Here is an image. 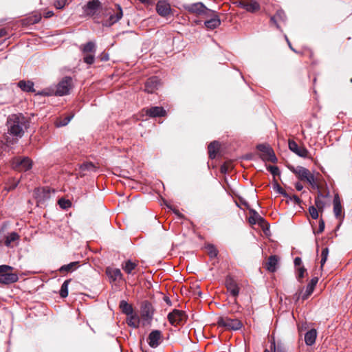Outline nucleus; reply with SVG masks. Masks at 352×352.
<instances>
[{"mask_svg":"<svg viewBox=\"0 0 352 352\" xmlns=\"http://www.w3.org/2000/svg\"><path fill=\"white\" fill-rule=\"evenodd\" d=\"M8 133L3 135L0 138V148L3 151H9L13 148L18 142L19 138L21 137L22 126L19 118L13 120L8 119Z\"/></svg>","mask_w":352,"mask_h":352,"instance_id":"f257e3e1","label":"nucleus"},{"mask_svg":"<svg viewBox=\"0 0 352 352\" xmlns=\"http://www.w3.org/2000/svg\"><path fill=\"white\" fill-rule=\"evenodd\" d=\"M288 168L300 180L306 181L314 189H318L319 186L315 181L314 175L307 168L301 166H289Z\"/></svg>","mask_w":352,"mask_h":352,"instance_id":"f03ea898","label":"nucleus"},{"mask_svg":"<svg viewBox=\"0 0 352 352\" xmlns=\"http://www.w3.org/2000/svg\"><path fill=\"white\" fill-rule=\"evenodd\" d=\"M80 50L84 54L83 61L88 65L93 64L95 60V54L96 51V43L93 41H89L85 44L81 45Z\"/></svg>","mask_w":352,"mask_h":352,"instance_id":"7ed1b4c3","label":"nucleus"},{"mask_svg":"<svg viewBox=\"0 0 352 352\" xmlns=\"http://www.w3.org/2000/svg\"><path fill=\"white\" fill-rule=\"evenodd\" d=\"M184 8L190 13L197 15L209 16L210 13H214V11L208 8L203 3L197 2L192 4L185 5Z\"/></svg>","mask_w":352,"mask_h":352,"instance_id":"20e7f679","label":"nucleus"},{"mask_svg":"<svg viewBox=\"0 0 352 352\" xmlns=\"http://www.w3.org/2000/svg\"><path fill=\"white\" fill-rule=\"evenodd\" d=\"M73 87V80L70 76H65L56 85V96H63L69 94Z\"/></svg>","mask_w":352,"mask_h":352,"instance_id":"39448f33","label":"nucleus"},{"mask_svg":"<svg viewBox=\"0 0 352 352\" xmlns=\"http://www.w3.org/2000/svg\"><path fill=\"white\" fill-rule=\"evenodd\" d=\"M167 318L172 325L177 327L184 324L188 316L185 311L175 309L168 314Z\"/></svg>","mask_w":352,"mask_h":352,"instance_id":"423d86ee","label":"nucleus"},{"mask_svg":"<svg viewBox=\"0 0 352 352\" xmlns=\"http://www.w3.org/2000/svg\"><path fill=\"white\" fill-rule=\"evenodd\" d=\"M32 160L28 157H23V181L25 179L34 184L36 179L35 173L32 170Z\"/></svg>","mask_w":352,"mask_h":352,"instance_id":"0eeeda50","label":"nucleus"},{"mask_svg":"<svg viewBox=\"0 0 352 352\" xmlns=\"http://www.w3.org/2000/svg\"><path fill=\"white\" fill-rule=\"evenodd\" d=\"M257 149L263 153L262 159L265 161H269L273 163L277 162V158L273 149L266 144H258L256 146Z\"/></svg>","mask_w":352,"mask_h":352,"instance_id":"6e6552de","label":"nucleus"},{"mask_svg":"<svg viewBox=\"0 0 352 352\" xmlns=\"http://www.w3.org/2000/svg\"><path fill=\"white\" fill-rule=\"evenodd\" d=\"M33 195L38 204H43L50 199L51 190L48 187L35 188Z\"/></svg>","mask_w":352,"mask_h":352,"instance_id":"1a4fd4ad","label":"nucleus"},{"mask_svg":"<svg viewBox=\"0 0 352 352\" xmlns=\"http://www.w3.org/2000/svg\"><path fill=\"white\" fill-rule=\"evenodd\" d=\"M218 324L228 329L238 330L242 327L241 322L238 319H232L230 318H220L217 322Z\"/></svg>","mask_w":352,"mask_h":352,"instance_id":"9d476101","label":"nucleus"},{"mask_svg":"<svg viewBox=\"0 0 352 352\" xmlns=\"http://www.w3.org/2000/svg\"><path fill=\"white\" fill-rule=\"evenodd\" d=\"M102 8V3L99 0H91L83 7V12L87 16H93Z\"/></svg>","mask_w":352,"mask_h":352,"instance_id":"9b49d317","label":"nucleus"},{"mask_svg":"<svg viewBox=\"0 0 352 352\" xmlns=\"http://www.w3.org/2000/svg\"><path fill=\"white\" fill-rule=\"evenodd\" d=\"M154 309L152 304L146 300L143 302L141 306V317L143 320L150 323L153 319Z\"/></svg>","mask_w":352,"mask_h":352,"instance_id":"f8f14e48","label":"nucleus"},{"mask_svg":"<svg viewBox=\"0 0 352 352\" xmlns=\"http://www.w3.org/2000/svg\"><path fill=\"white\" fill-rule=\"evenodd\" d=\"M163 336L160 330H153L148 336L147 342L151 348H157L162 342Z\"/></svg>","mask_w":352,"mask_h":352,"instance_id":"ddd939ff","label":"nucleus"},{"mask_svg":"<svg viewBox=\"0 0 352 352\" xmlns=\"http://www.w3.org/2000/svg\"><path fill=\"white\" fill-rule=\"evenodd\" d=\"M333 213L337 219L340 221V223L338 226V228L340 226L344 218V215L342 214V208L340 202V199L339 195L338 194L335 195L333 200Z\"/></svg>","mask_w":352,"mask_h":352,"instance_id":"4468645a","label":"nucleus"},{"mask_svg":"<svg viewBox=\"0 0 352 352\" xmlns=\"http://www.w3.org/2000/svg\"><path fill=\"white\" fill-rule=\"evenodd\" d=\"M225 285L228 292L234 298L239 296L240 288L236 280L231 276H227L225 280Z\"/></svg>","mask_w":352,"mask_h":352,"instance_id":"2eb2a0df","label":"nucleus"},{"mask_svg":"<svg viewBox=\"0 0 352 352\" xmlns=\"http://www.w3.org/2000/svg\"><path fill=\"white\" fill-rule=\"evenodd\" d=\"M288 144L290 151H292L299 157L303 158L309 157V151L305 147L299 146L294 140H289Z\"/></svg>","mask_w":352,"mask_h":352,"instance_id":"dca6fc26","label":"nucleus"},{"mask_svg":"<svg viewBox=\"0 0 352 352\" xmlns=\"http://www.w3.org/2000/svg\"><path fill=\"white\" fill-rule=\"evenodd\" d=\"M264 352H287V349L284 343L281 341H276L274 337L270 340L269 349H265Z\"/></svg>","mask_w":352,"mask_h":352,"instance_id":"f3484780","label":"nucleus"},{"mask_svg":"<svg viewBox=\"0 0 352 352\" xmlns=\"http://www.w3.org/2000/svg\"><path fill=\"white\" fill-rule=\"evenodd\" d=\"M160 85V81L157 76H152L145 82L144 90L148 94H153Z\"/></svg>","mask_w":352,"mask_h":352,"instance_id":"a211bd4d","label":"nucleus"},{"mask_svg":"<svg viewBox=\"0 0 352 352\" xmlns=\"http://www.w3.org/2000/svg\"><path fill=\"white\" fill-rule=\"evenodd\" d=\"M145 113L150 118H157L165 116L166 111L162 107L155 106L145 109Z\"/></svg>","mask_w":352,"mask_h":352,"instance_id":"6ab92c4d","label":"nucleus"},{"mask_svg":"<svg viewBox=\"0 0 352 352\" xmlns=\"http://www.w3.org/2000/svg\"><path fill=\"white\" fill-rule=\"evenodd\" d=\"M106 274L108 276L110 282H115L118 280H122L123 275L118 268H113L108 267L106 268Z\"/></svg>","mask_w":352,"mask_h":352,"instance_id":"aec40b11","label":"nucleus"},{"mask_svg":"<svg viewBox=\"0 0 352 352\" xmlns=\"http://www.w3.org/2000/svg\"><path fill=\"white\" fill-rule=\"evenodd\" d=\"M111 9L114 12V14H112L109 16V21L110 25L114 24L119 21L123 16L122 9L120 5L116 3L114 5V8Z\"/></svg>","mask_w":352,"mask_h":352,"instance_id":"412c9836","label":"nucleus"},{"mask_svg":"<svg viewBox=\"0 0 352 352\" xmlns=\"http://www.w3.org/2000/svg\"><path fill=\"white\" fill-rule=\"evenodd\" d=\"M239 6L249 12L254 13L260 9L259 3L255 0L243 1L239 3Z\"/></svg>","mask_w":352,"mask_h":352,"instance_id":"4be33fe9","label":"nucleus"},{"mask_svg":"<svg viewBox=\"0 0 352 352\" xmlns=\"http://www.w3.org/2000/svg\"><path fill=\"white\" fill-rule=\"evenodd\" d=\"M157 12L162 16H166L170 14V6L166 1H159L156 5Z\"/></svg>","mask_w":352,"mask_h":352,"instance_id":"5701e85b","label":"nucleus"},{"mask_svg":"<svg viewBox=\"0 0 352 352\" xmlns=\"http://www.w3.org/2000/svg\"><path fill=\"white\" fill-rule=\"evenodd\" d=\"M209 16H212V18L204 22L205 26L210 30L218 28L221 25V20L217 13H210Z\"/></svg>","mask_w":352,"mask_h":352,"instance_id":"b1692460","label":"nucleus"},{"mask_svg":"<svg viewBox=\"0 0 352 352\" xmlns=\"http://www.w3.org/2000/svg\"><path fill=\"white\" fill-rule=\"evenodd\" d=\"M17 280L18 276L15 273L8 272L0 274V283L2 284L8 285L16 282Z\"/></svg>","mask_w":352,"mask_h":352,"instance_id":"393cba45","label":"nucleus"},{"mask_svg":"<svg viewBox=\"0 0 352 352\" xmlns=\"http://www.w3.org/2000/svg\"><path fill=\"white\" fill-rule=\"evenodd\" d=\"M251 216L249 218V222L252 224H258L263 226L266 223L265 220L254 209H249Z\"/></svg>","mask_w":352,"mask_h":352,"instance_id":"a878e982","label":"nucleus"},{"mask_svg":"<svg viewBox=\"0 0 352 352\" xmlns=\"http://www.w3.org/2000/svg\"><path fill=\"white\" fill-rule=\"evenodd\" d=\"M318 282V277H313L310 282L307 284L306 287L305 292L302 294V300H306L309 298V296L313 293L316 285Z\"/></svg>","mask_w":352,"mask_h":352,"instance_id":"bb28decb","label":"nucleus"},{"mask_svg":"<svg viewBox=\"0 0 352 352\" xmlns=\"http://www.w3.org/2000/svg\"><path fill=\"white\" fill-rule=\"evenodd\" d=\"M279 258L276 255H272L268 258L266 263V269L270 272H274L277 270Z\"/></svg>","mask_w":352,"mask_h":352,"instance_id":"cd10ccee","label":"nucleus"},{"mask_svg":"<svg viewBox=\"0 0 352 352\" xmlns=\"http://www.w3.org/2000/svg\"><path fill=\"white\" fill-rule=\"evenodd\" d=\"M317 331L315 329L308 331L305 335V342L307 345L312 346L316 340Z\"/></svg>","mask_w":352,"mask_h":352,"instance_id":"c85d7f7f","label":"nucleus"},{"mask_svg":"<svg viewBox=\"0 0 352 352\" xmlns=\"http://www.w3.org/2000/svg\"><path fill=\"white\" fill-rule=\"evenodd\" d=\"M127 324L133 329L138 328L140 326V318L138 315L133 312L131 315H127Z\"/></svg>","mask_w":352,"mask_h":352,"instance_id":"c756f323","label":"nucleus"},{"mask_svg":"<svg viewBox=\"0 0 352 352\" xmlns=\"http://www.w3.org/2000/svg\"><path fill=\"white\" fill-rule=\"evenodd\" d=\"M137 266L138 264L131 260H127L122 264L123 270L128 274H131L132 271L134 270Z\"/></svg>","mask_w":352,"mask_h":352,"instance_id":"7c9ffc66","label":"nucleus"},{"mask_svg":"<svg viewBox=\"0 0 352 352\" xmlns=\"http://www.w3.org/2000/svg\"><path fill=\"white\" fill-rule=\"evenodd\" d=\"M120 308L122 310V312L124 314L131 315L133 312V309L131 305L128 303L126 300H122L120 302Z\"/></svg>","mask_w":352,"mask_h":352,"instance_id":"2f4dec72","label":"nucleus"},{"mask_svg":"<svg viewBox=\"0 0 352 352\" xmlns=\"http://www.w3.org/2000/svg\"><path fill=\"white\" fill-rule=\"evenodd\" d=\"M78 267V262H77V261L71 262L69 264L64 265L61 266L59 268V272L60 273L71 272H73L74 270H76Z\"/></svg>","mask_w":352,"mask_h":352,"instance_id":"473e14b6","label":"nucleus"},{"mask_svg":"<svg viewBox=\"0 0 352 352\" xmlns=\"http://www.w3.org/2000/svg\"><path fill=\"white\" fill-rule=\"evenodd\" d=\"M219 143L217 141H213L210 143L208 146L209 157L210 159H214L216 157V153Z\"/></svg>","mask_w":352,"mask_h":352,"instance_id":"72a5a7b5","label":"nucleus"},{"mask_svg":"<svg viewBox=\"0 0 352 352\" xmlns=\"http://www.w3.org/2000/svg\"><path fill=\"white\" fill-rule=\"evenodd\" d=\"M322 197H323V195L318 188V196L315 199V205L316 206V208L317 209H318V210H322V211L323 210L324 206H325L324 201L322 199Z\"/></svg>","mask_w":352,"mask_h":352,"instance_id":"f704fd0d","label":"nucleus"},{"mask_svg":"<svg viewBox=\"0 0 352 352\" xmlns=\"http://www.w3.org/2000/svg\"><path fill=\"white\" fill-rule=\"evenodd\" d=\"M97 167L92 162H85L80 166V170L81 172L91 171L96 172Z\"/></svg>","mask_w":352,"mask_h":352,"instance_id":"c9c22d12","label":"nucleus"},{"mask_svg":"<svg viewBox=\"0 0 352 352\" xmlns=\"http://www.w3.org/2000/svg\"><path fill=\"white\" fill-rule=\"evenodd\" d=\"M74 114L71 113L63 118H60L56 121V125L58 127L65 126L68 124V123L71 121V120L74 118Z\"/></svg>","mask_w":352,"mask_h":352,"instance_id":"e433bc0d","label":"nucleus"},{"mask_svg":"<svg viewBox=\"0 0 352 352\" xmlns=\"http://www.w3.org/2000/svg\"><path fill=\"white\" fill-rule=\"evenodd\" d=\"M19 238V235L15 232H12L10 233L6 238L5 245L8 247L10 246L12 242H14L18 240Z\"/></svg>","mask_w":352,"mask_h":352,"instance_id":"4c0bfd02","label":"nucleus"},{"mask_svg":"<svg viewBox=\"0 0 352 352\" xmlns=\"http://www.w3.org/2000/svg\"><path fill=\"white\" fill-rule=\"evenodd\" d=\"M70 280V279L65 280L61 285L59 294L62 298H66L68 296V285Z\"/></svg>","mask_w":352,"mask_h":352,"instance_id":"58836bf2","label":"nucleus"},{"mask_svg":"<svg viewBox=\"0 0 352 352\" xmlns=\"http://www.w3.org/2000/svg\"><path fill=\"white\" fill-rule=\"evenodd\" d=\"M208 254L211 258H215L218 255V250L212 244H208L206 247Z\"/></svg>","mask_w":352,"mask_h":352,"instance_id":"ea45409f","label":"nucleus"},{"mask_svg":"<svg viewBox=\"0 0 352 352\" xmlns=\"http://www.w3.org/2000/svg\"><path fill=\"white\" fill-rule=\"evenodd\" d=\"M34 82L30 80H28V81L23 80V91L36 92V90L34 88Z\"/></svg>","mask_w":352,"mask_h":352,"instance_id":"a19ab883","label":"nucleus"},{"mask_svg":"<svg viewBox=\"0 0 352 352\" xmlns=\"http://www.w3.org/2000/svg\"><path fill=\"white\" fill-rule=\"evenodd\" d=\"M41 19V16H34L33 18H31V17L23 18V25H28V24L37 23L38 22H39Z\"/></svg>","mask_w":352,"mask_h":352,"instance_id":"79ce46f5","label":"nucleus"},{"mask_svg":"<svg viewBox=\"0 0 352 352\" xmlns=\"http://www.w3.org/2000/svg\"><path fill=\"white\" fill-rule=\"evenodd\" d=\"M328 254H329V248L327 247L322 248V252H321V261H320L321 267H322L323 265H324V263H326V261L327 260Z\"/></svg>","mask_w":352,"mask_h":352,"instance_id":"37998d69","label":"nucleus"},{"mask_svg":"<svg viewBox=\"0 0 352 352\" xmlns=\"http://www.w3.org/2000/svg\"><path fill=\"white\" fill-rule=\"evenodd\" d=\"M59 206L63 209H67L72 206V203L69 200L61 198L58 201Z\"/></svg>","mask_w":352,"mask_h":352,"instance_id":"c03bdc74","label":"nucleus"},{"mask_svg":"<svg viewBox=\"0 0 352 352\" xmlns=\"http://www.w3.org/2000/svg\"><path fill=\"white\" fill-rule=\"evenodd\" d=\"M273 188L277 192L281 194L284 197H289V194H287L276 182L273 184Z\"/></svg>","mask_w":352,"mask_h":352,"instance_id":"a18cd8bd","label":"nucleus"},{"mask_svg":"<svg viewBox=\"0 0 352 352\" xmlns=\"http://www.w3.org/2000/svg\"><path fill=\"white\" fill-rule=\"evenodd\" d=\"M22 166V157H19L14 160H13L12 162V167L16 170H20Z\"/></svg>","mask_w":352,"mask_h":352,"instance_id":"49530a36","label":"nucleus"},{"mask_svg":"<svg viewBox=\"0 0 352 352\" xmlns=\"http://www.w3.org/2000/svg\"><path fill=\"white\" fill-rule=\"evenodd\" d=\"M318 209H317L315 206H311L309 207V212L314 219H317L318 218Z\"/></svg>","mask_w":352,"mask_h":352,"instance_id":"de8ad7c7","label":"nucleus"},{"mask_svg":"<svg viewBox=\"0 0 352 352\" xmlns=\"http://www.w3.org/2000/svg\"><path fill=\"white\" fill-rule=\"evenodd\" d=\"M287 199V202L289 201L293 202L294 204H300L301 203V199L297 196V195H289L287 197H285Z\"/></svg>","mask_w":352,"mask_h":352,"instance_id":"09e8293b","label":"nucleus"},{"mask_svg":"<svg viewBox=\"0 0 352 352\" xmlns=\"http://www.w3.org/2000/svg\"><path fill=\"white\" fill-rule=\"evenodd\" d=\"M67 0H56L54 3V6L57 9H62L65 7Z\"/></svg>","mask_w":352,"mask_h":352,"instance_id":"8fccbe9b","label":"nucleus"},{"mask_svg":"<svg viewBox=\"0 0 352 352\" xmlns=\"http://www.w3.org/2000/svg\"><path fill=\"white\" fill-rule=\"evenodd\" d=\"M275 16L277 18V19L282 21H285V20L286 19V16H285L284 11L281 10H278L276 12Z\"/></svg>","mask_w":352,"mask_h":352,"instance_id":"3c124183","label":"nucleus"},{"mask_svg":"<svg viewBox=\"0 0 352 352\" xmlns=\"http://www.w3.org/2000/svg\"><path fill=\"white\" fill-rule=\"evenodd\" d=\"M298 273L297 275V279L298 281H301V279L304 277V274L306 272V269L304 267H300L298 270Z\"/></svg>","mask_w":352,"mask_h":352,"instance_id":"603ef678","label":"nucleus"},{"mask_svg":"<svg viewBox=\"0 0 352 352\" xmlns=\"http://www.w3.org/2000/svg\"><path fill=\"white\" fill-rule=\"evenodd\" d=\"M267 169L270 171L273 176L280 174L279 169L277 166H270Z\"/></svg>","mask_w":352,"mask_h":352,"instance_id":"864d4df0","label":"nucleus"},{"mask_svg":"<svg viewBox=\"0 0 352 352\" xmlns=\"http://www.w3.org/2000/svg\"><path fill=\"white\" fill-rule=\"evenodd\" d=\"M324 227H325L324 221L321 218L319 220L318 230L316 233L318 234L322 233L324 230Z\"/></svg>","mask_w":352,"mask_h":352,"instance_id":"5fc2aeb1","label":"nucleus"},{"mask_svg":"<svg viewBox=\"0 0 352 352\" xmlns=\"http://www.w3.org/2000/svg\"><path fill=\"white\" fill-rule=\"evenodd\" d=\"M10 270H12V267L7 265H0V274L6 273Z\"/></svg>","mask_w":352,"mask_h":352,"instance_id":"6e6d98bb","label":"nucleus"},{"mask_svg":"<svg viewBox=\"0 0 352 352\" xmlns=\"http://www.w3.org/2000/svg\"><path fill=\"white\" fill-rule=\"evenodd\" d=\"M36 96H51L53 94V91H50L47 90H42L41 91H38L35 94Z\"/></svg>","mask_w":352,"mask_h":352,"instance_id":"4d7b16f0","label":"nucleus"},{"mask_svg":"<svg viewBox=\"0 0 352 352\" xmlns=\"http://www.w3.org/2000/svg\"><path fill=\"white\" fill-rule=\"evenodd\" d=\"M270 21L272 23H273L278 29L280 28V26H279V25L278 24V22H277V18L276 17L275 15L270 18Z\"/></svg>","mask_w":352,"mask_h":352,"instance_id":"13d9d810","label":"nucleus"},{"mask_svg":"<svg viewBox=\"0 0 352 352\" xmlns=\"http://www.w3.org/2000/svg\"><path fill=\"white\" fill-rule=\"evenodd\" d=\"M294 263L295 266H300L302 264V259L300 257H296Z\"/></svg>","mask_w":352,"mask_h":352,"instance_id":"bf43d9fd","label":"nucleus"},{"mask_svg":"<svg viewBox=\"0 0 352 352\" xmlns=\"http://www.w3.org/2000/svg\"><path fill=\"white\" fill-rule=\"evenodd\" d=\"M295 187L298 191H300L303 188V186L300 182H296L295 184Z\"/></svg>","mask_w":352,"mask_h":352,"instance_id":"052dcab7","label":"nucleus"},{"mask_svg":"<svg viewBox=\"0 0 352 352\" xmlns=\"http://www.w3.org/2000/svg\"><path fill=\"white\" fill-rule=\"evenodd\" d=\"M164 300L166 302V303L168 305L170 306V305H172L171 300H170V299L169 298V297H168V296H164Z\"/></svg>","mask_w":352,"mask_h":352,"instance_id":"680f3d73","label":"nucleus"},{"mask_svg":"<svg viewBox=\"0 0 352 352\" xmlns=\"http://www.w3.org/2000/svg\"><path fill=\"white\" fill-rule=\"evenodd\" d=\"M54 15V13L52 11H48L45 12V18H50Z\"/></svg>","mask_w":352,"mask_h":352,"instance_id":"e2e57ef3","label":"nucleus"},{"mask_svg":"<svg viewBox=\"0 0 352 352\" xmlns=\"http://www.w3.org/2000/svg\"><path fill=\"white\" fill-rule=\"evenodd\" d=\"M6 35V30L4 29H1L0 30V36L3 37V36H5Z\"/></svg>","mask_w":352,"mask_h":352,"instance_id":"0e129e2a","label":"nucleus"},{"mask_svg":"<svg viewBox=\"0 0 352 352\" xmlns=\"http://www.w3.org/2000/svg\"><path fill=\"white\" fill-rule=\"evenodd\" d=\"M285 38H286V41H287V42L288 45H289V46L290 49H291L292 50H293V51H294V52H295V50L293 48V47H292V45H291V43H290V42H289V41L288 40V38H287V36H285Z\"/></svg>","mask_w":352,"mask_h":352,"instance_id":"69168bd1","label":"nucleus"},{"mask_svg":"<svg viewBox=\"0 0 352 352\" xmlns=\"http://www.w3.org/2000/svg\"><path fill=\"white\" fill-rule=\"evenodd\" d=\"M285 38H286V41H287V42L288 45H289V46L290 49H291L292 50H293V51H294V52H295V50L293 48V47H292V45H291V43H290V42H289V41L288 40V38H287V36H285Z\"/></svg>","mask_w":352,"mask_h":352,"instance_id":"338daca9","label":"nucleus"},{"mask_svg":"<svg viewBox=\"0 0 352 352\" xmlns=\"http://www.w3.org/2000/svg\"><path fill=\"white\" fill-rule=\"evenodd\" d=\"M294 298L296 300H298L299 298H300V294H296L294 296Z\"/></svg>","mask_w":352,"mask_h":352,"instance_id":"774afa93","label":"nucleus"}]
</instances>
